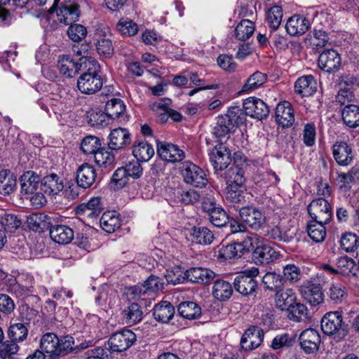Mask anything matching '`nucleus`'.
<instances>
[{
    "label": "nucleus",
    "instance_id": "nucleus-1",
    "mask_svg": "<svg viewBox=\"0 0 359 359\" xmlns=\"http://www.w3.org/2000/svg\"><path fill=\"white\" fill-rule=\"evenodd\" d=\"M83 63L86 65L87 71L78 78V89L83 94H95L103 86V79L100 75V66L97 60L90 57L85 58Z\"/></svg>",
    "mask_w": 359,
    "mask_h": 359
},
{
    "label": "nucleus",
    "instance_id": "nucleus-2",
    "mask_svg": "<svg viewBox=\"0 0 359 359\" xmlns=\"http://www.w3.org/2000/svg\"><path fill=\"white\" fill-rule=\"evenodd\" d=\"M245 120L243 113L238 107L229 109L226 114L219 116L216 126L213 128V135L221 139L228 135L239 124Z\"/></svg>",
    "mask_w": 359,
    "mask_h": 359
},
{
    "label": "nucleus",
    "instance_id": "nucleus-3",
    "mask_svg": "<svg viewBox=\"0 0 359 359\" xmlns=\"http://www.w3.org/2000/svg\"><path fill=\"white\" fill-rule=\"evenodd\" d=\"M41 177L32 170L25 172L20 177L21 195L22 200H29L31 202L47 201L44 194L37 191L39 182L41 183Z\"/></svg>",
    "mask_w": 359,
    "mask_h": 359
},
{
    "label": "nucleus",
    "instance_id": "nucleus-4",
    "mask_svg": "<svg viewBox=\"0 0 359 359\" xmlns=\"http://www.w3.org/2000/svg\"><path fill=\"white\" fill-rule=\"evenodd\" d=\"M55 0L49 9L50 13H56L57 20L65 25L79 20L81 15L79 4L74 0Z\"/></svg>",
    "mask_w": 359,
    "mask_h": 359
},
{
    "label": "nucleus",
    "instance_id": "nucleus-5",
    "mask_svg": "<svg viewBox=\"0 0 359 359\" xmlns=\"http://www.w3.org/2000/svg\"><path fill=\"white\" fill-rule=\"evenodd\" d=\"M322 331L327 335H334L339 341L344 338L348 330L343 323V316L339 311L327 313L321 320Z\"/></svg>",
    "mask_w": 359,
    "mask_h": 359
},
{
    "label": "nucleus",
    "instance_id": "nucleus-6",
    "mask_svg": "<svg viewBox=\"0 0 359 359\" xmlns=\"http://www.w3.org/2000/svg\"><path fill=\"white\" fill-rule=\"evenodd\" d=\"M258 274L259 270L256 267H252L238 273L233 282L236 290L245 296L253 294L257 287L255 278Z\"/></svg>",
    "mask_w": 359,
    "mask_h": 359
},
{
    "label": "nucleus",
    "instance_id": "nucleus-7",
    "mask_svg": "<svg viewBox=\"0 0 359 359\" xmlns=\"http://www.w3.org/2000/svg\"><path fill=\"white\" fill-rule=\"evenodd\" d=\"M181 174L184 181L194 187L202 188L208 183V179L204 170L191 161L182 163Z\"/></svg>",
    "mask_w": 359,
    "mask_h": 359
},
{
    "label": "nucleus",
    "instance_id": "nucleus-8",
    "mask_svg": "<svg viewBox=\"0 0 359 359\" xmlns=\"http://www.w3.org/2000/svg\"><path fill=\"white\" fill-rule=\"evenodd\" d=\"M257 241L256 236H246L242 242L231 243L222 247L220 250V255L225 259L241 257L245 251L252 250Z\"/></svg>",
    "mask_w": 359,
    "mask_h": 359
},
{
    "label": "nucleus",
    "instance_id": "nucleus-9",
    "mask_svg": "<svg viewBox=\"0 0 359 359\" xmlns=\"http://www.w3.org/2000/svg\"><path fill=\"white\" fill-rule=\"evenodd\" d=\"M136 341L135 334L129 330H123L113 334L108 340L111 353H120L126 351Z\"/></svg>",
    "mask_w": 359,
    "mask_h": 359
},
{
    "label": "nucleus",
    "instance_id": "nucleus-10",
    "mask_svg": "<svg viewBox=\"0 0 359 359\" xmlns=\"http://www.w3.org/2000/svg\"><path fill=\"white\" fill-rule=\"evenodd\" d=\"M209 158L215 171H222L231 163V151L222 143H219L209 153Z\"/></svg>",
    "mask_w": 359,
    "mask_h": 359
},
{
    "label": "nucleus",
    "instance_id": "nucleus-11",
    "mask_svg": "<svg viewBox=\"0 0 359 359\" xmlns=\"http://www.w3.org/2000/svg\"><path fill=\"white\" fill-rule=\"evenodd\" d=\"M304 300L312 306H316L324 302L325 295L320 284L307 281L299 289Z\"/></svg>",
    "mask_w": 359,
    "mask_h": 359
},
{
    "label": "nucleus",
    "instance_id": "nucleus-12",
    "mask_svg": "<svg viewBox=\"0 0 359 359\" xmlns=\"http://www.w3.org/2000/svg\"><path fill=\"white\" fill-rule=\"evenodd\" d=\"M243 107L246 115L258 120L266 118L269 114L268 105L263 100L255 97L245 99Z\"/></svg>",
    "mask_w": 359,
    "mask_h": 359
},
{
    "label": "nucleus",
    "instance_id": "nucleus-13",
    "mask_svg": "<svg viewBox=\"0 0 359 359\" xmlns=\"http://www.w3.org/2000/svg\"><path fill=\"white\" fill-rule=\"evenodd\" d=\"M157 154L162 160L172 163L181 162L185 158L184 151L177 145L166 142L157 143Z\"/></svg>",
    "mask_w": 359,
    "mask_h": 359
},
{
    "label": "nucleus",
    "instance_id": "nucleus-14",
    "mask_svg": "<svg viewBox=\"0 0 359 359\" xmlns=\"http://www.w3.org/2000/svg\"><path fill=\"white\" fill-rule=\"evenodd\" d=\"M241 219L254 229H259L265 222V216L262 211L253 206L246 205L239 209Z\"/></svg>",
    "mask_w": 359,
    "mask_h": 359
},
{
    "label": "nucleus",
    "instance_id": "nucleus-15",
    "mask_svg": "<svg viewBox=\"0 0 359 359\" xmlns=\"http://www.w3.org/2000/svg\"><path fill=\"white\" fill-rule=\"evenodd\" d=\"M341 63L340 55L334 49L324 50L318 57V67L328 73H334L338 71Z\"/></svg>",
    "mask_w": 359,
    "mask_h": 359
},
{
    "label": "nucleus",
    "instance_id": "nucleus-16",
    "mask_svg": "<svg viewBox=\"0 0 359 359\" xmlns=\"http://www.w3.org/2000/svg\"><path fill=\"white\" fill-rule=\"evenodd\" d=\"M252 250V257L256 264H268L276 260L280 256L279 252L271 245L265 243L258 245V240Z\"/></svg>",
    "mask_w": 359,
    "mask_h": 359
},
{
    "label": "nucleus",
    "instance_id": "nucleus-17",
    "mask_svg": "<svg viewBox=\"0 0 359 359\" xmlns=\"http://www.w3.org/2000/svg\"><path fill=\"white\" fill-rule=\"evenodd\" d=\"M108 147L111 150L124 149L131 143V134L125 128H116L111 131L108 137Z\"/></svg>",
    "mask_w": 359,
    "mask_h": 359
},
{
    "label": "nucleus",
    "instance_id": "nucleus-18",
    "mask_svg": "<svg viewBox=\"0 0 359 359\" xmlns=\"http://www.w3.org/2000/svg\"><path fill=\"white\" fill-rule=\"evenodd\" d=\"M276 123L282 128H289L294 122V110L291 104L284 101L279 102L275 110Z\"/></svg>",
    "mask_w": 359,
    "mask_h": 359
},
{
    "label": "nucleus",
    "instance_id": "nucleus-19",
    "mask_svg": "<svg viewBox=\"0 0 359 359\" xmlns=\"http://www.w3.org/2000/svg\"><path fill=\"white\" fill-rule=\"evenodd\" d=\"M264 332L259 327L252 326L243 333L241 339V346L243 350L251 351L257 348L262 342Z\"/></svg>",
    "mask_w": 359,
    "mask_h": 359
},
{
    "label": "nucleus",
    "instance_id": "nucleus-20",
    "mask_svg": "<svg viewBox=\"0 0 359 359\" xmlns=\"http://www.w3.org/2000/svg\"><path fill=\"white\" fill-rule=\"evenodd\" d=\"M300 346L306 353H311L318 349L321 339L318 332L314 329H306L299 335Z\"/></svg>",
    "mask_w": 359,
    "mask_h": 359
},
{
    "label": "nucleus",
    "instance_id": "nucleus-21",
    "mask_svg": "<svg viewBox=\"0 0 359 359\" xmlns=\"http://www.w3.org/2000/svg\"><path fill=\"white\" fill-rule=\"evenodd\" d=\"M203 210L207 212L210 222L215 226H223L229 221L226 211L216 203H203Z\"/></svg>",
    "mask_w": 359,
    "mask_h": 359
},
{
    "label": "nucleus",
    "instance_id": "nucleus-22",
    "mask_svg": "<svg viewBox=\"0 0 359 359\" xmlns=\"http://www.w3.org/2000/svg\"><path fill=\"white\" fill-rule=\"evenodd\" d=\"M307 210L313 222L327 224L331 219L330 203H309Z\"/></svg>",
    "mask_w": 359,
    "mask_h": 359
},
{
    "label": "nucleus",
    "instance_id": "nucleus-23",
    "mask_svg": "<svg viewBox=\"0 0 359 359\" xmlns=\"http://www.w3.org/2000/svg\"><path fill=\"white\" fill-rule=\"evenodd\" d=\"M311 27L307 18L300 15L290 17L285 25V29L290 36H299L304 34Z\"/></svg>",
    "mask_w": 359,
    "mask_h": 359
},
{
    "label": "nucleus",
    "instance_id": "nucleus-24",
    "mask_svg": "<svg viewBox=\"0 0 359 359\" xmlns=\"http://www.w3.org/2000/svg\"><path fill=\"white\" fill-rule=\"evenodd\" d=\"M187 280L191 283L208 284L215 277V273L207 268L192 267L185 271Z\"/></svg>",
    "mask_w": 359,
    "mask_h": 359
},
{
    "label": "nucleus",
    "instance_id": "nucleus-25",
    "mask_svg": "<svg viewBox=\"0 0 359 359\" xmlns=\"http://www.w3.org/2000/svg\"><path fill=\"white\" fill-rule=\"evenodd\" d=\"M294 91L302 97H309L317 90V81L312 75L303 76L295 81Z\"/></svg>",
    "mask_w": 359,
    "mask_h": 359
},
{
    "label": "nucleus",
    "instance_id": "nucleus-26",
    "mask_svg": "<svg viewBox=\"0 0 359 359\" xmlns=\"http://www.w3.org/2000/svg\"><path fill=\"white\" fill-rule=\"evenodd\" d=\"M97 178L95 168L88 163H83L79 167L76 171V182L79 187L84 189L93 185Z\"/></svg>",
    "mask_w": 359,
    "mask_h": 359
},
{
    "label": "nucleus",
    "instance_id": "nucleus-27",
    "mask_svg": "<svg viewBox=\"0 0 359 359\" xmlns=\"http://www.w3.org/2000/svg\"><path fill=\"white\" fill-rule=\"evenodd\" d=\"M64 188L63 183L60 180L57 174L52 173L45 176L41 180L40 191L44 195L55 196L58 194Z\"/></svg>",
    "mask_w": 359,
    "mask_h": 359
},
{
    "label": "nucleus",
    "instance_id": "nucleus-28",
    "mask_svg": "<svg viewBox=\"0 0 359 359\" xmlns=\"http://www.w3.org/2000/svg\"><path fill=\"white\" fill-rule=\"evenodd\" d=\"M337 269H334L327 264H324L320 266V270L330 275L336 273L348 275L354 267V261L347 256L341 257L337 259Z\"/></svg>",
    "mask_w": 359,
    "mask_h": 359
},
{
    "label": "nucleus",
    "instance_id": "nucleus-29",
    "mask_svg": "<svg viewBox=\"0 0 359 359\" xmlns=\"http://www.w3.org/2000/svg\"><path fill=\"white\" fill-rule=\"evenodd\" d=\"M59 344L60 339L52 332L44 334L40 339V348L52 358L59 356Z\"/></svg>",
    "mask_w": 359,
    "mask_h": 359
},
{
    "label": "nucleus",
    "instance_id": "nucleus-30",
    "mask_svg": "<svg viewBox=\"0 0 359 359\" xmlns=\"http://www.w3.org/2000/svg\"><path fill=\"white\" fill-rule=\"evenodd\" d=\"M333 156L340 165H348L353 160L351 147L344 142H336L332 147Z\"/></svg>",
    "mask_w": 359,
    "mask_h": 359
},
{
    "label": "nucleus",
    "instance_id": "nucleus-31",
    "mask_svg": "<svg viewBox=\"0 0 359 359\" xmlns=\"http://www.w3.org/2000/svg\"><path fill=\"white\" fill-rule=\"evenodd\" d=\"M49 230L51 239L58 244H68L74 238L73 230L66 225H55Z\"/></svg>",
    "mask_w": 359,
    "mask_h": 359
},
{
    "label": "nucleus",
    "instance_id": "nucleus-32",
    "mask_svg": "<svg viewBox=\"0 0 359 359\" xmlns=\"http://www.w3.org/2000/svg\"><path fill=\"white\" fill-rule=\"evenodd\" d=\"M108 33H109V29L107 27L97 29L95 34L98 37L96 43L97 51L100 55L106 57H109L114 53L112 42L107 38Z\"/></svg>",
    "mask_w": 359,
    "mask_h": 359
},
{
    "label": "nucleus",
    "instance_id": "nucleus-33",
    "mask_svg": "<svg viewBox=\"0 0 359 359\" xmlns=\"http://www.w3.org/2000/svg\"><path fill=\"white\" fill-rule=\"evenodd\" d=\"M57 66L60 74L67 78H72L77 74L81 65L69 55H62L59 57Z\"/></svg>",
    "mask_w": 359,
    "mask_h": 359
},
{
    "label": "nucleus",
    "instance_id": "nucleus-34",
    "mask_svg": "<svg viewBox=\"0 0 359 359\" xmlns=\"http://www.w3.org/2000/svg\"><path fill=\"white\" fill-rule=\"evenodd\" d=\"M28 226L36 232H43L50 227V218L43 213H34L27 219Z\"/></svg>",
    "mask_w": 359,
    "mask_h": 359
},
{
    "label": "nucleus",
    "instance_id": "nucleus-35",
    "mask_svg": "<svg viewBox=\"0 0 359 359\" xmlns=\"http://www.w3.org/2000/svg\"><path fill=\"white\" fill-rule=\"evenodd\" d=\"M214 239L212 232L207 227H194L189 233V240L200 245H210Z\"/></svg>",
    "mask_w": 359,
    "mask_h": 359
},
{
    "label": "nucleus",
    "instance_id": "nucleus-36",
    "mask_svg": "<svg viewBox=\"0 0 359 359\" xmlns=\"http://www.w3.org/2000/svg\"><path fill=\"white\" fill-rule=\"evenodd\" d=\"M175 309L167 301H163L156 304L153 309L154 318L161 323H168L174 316Z\"/></svg>",
    "mask_w": 359,
    "mask_h": 359
},
{
    "label": "nucleus",
    "instance_id": "nucleus-37",
    "mask_svg": "<svg viewBox=\"0 0 359 359\" xmlns=\"http://www.w3.org/2000/svg\"><path fill=\"white\" fill-rule=\"evenodd\" d=\"M34 278L29 274H21L16 279L13 286L15 293L20 296L28 295L33 292Z\"/></svg>",
    "mask_w": 359,
    "mask_h": 359
},
{
    "label": "nucleus",
    "instance_id": "nucleus-38",
    "mask_svg": "<svg viewBox=\"0 0 359 359\" xmlns=\"http://www.w3.org/2000/svg\"><path fill=\"white\" fill-rule=\"evenodd\" d=\"M296 294L292 289L285 288L276 294V306L281 310H288L294 303Z\"/></svg>",
    "mask_w": 359,
    "mask_h": 359
},
{
    "label": "nucleus",
    "instance_id": "nucleus-39",
    "mask_svg": "<svg viewBox=\"0 0 359 359\" xmlns=\"http://www.w3.org/2000/svg\"><path fill=\"white\" fill-rule=\"evenodd\" d=\"M100 225L104 231L113 233L121 226L119 215L116 211H107L100 218Z\"/></svg>",
    "mask_w": 359,
    "mask_h": 359
},
{
    "label": "nucleus",
    "instance_id": "nucleus-40",
    "mask_svg": "<svg viewBox=\"0 0 359 359\" xmlns=\"http://www.w3.org/2000/svg\"><path fill=\"white\" fill-rule=\"evenodd\" d=\"M133 154L139 161L147 162L154 155V149L147 142H135L133 145Z\"/></svg>",
    "mask_w": 359,
    "mask_h": 359
},
{
    "label": "nucleus",
    "instance_id": "nucleus-41",
    "mask_svg": "<svg viewBox=\"0 0 359 359\" xmlns=\"http://www.w3.org/2000/svg\"><path fill=\"white\" fill-rule=\"evenodd\" d=\"M17 180L9 170L2 169L0 171V194L8 195L16 187Z\"/></svg>",
    "mask_w": 359,
    "mask_h": 359
},
{
    "label": "nucleus",
    "instance_id": "nucleus-42",
    "mask_svg": "<svg viewBox=\"0 0 359 359\" xmlns=\"http://www.w3.org/2000/svg\"><path fill=\"white\" fill-rule=\"evenodd\" d=\"M344 124L351 128L359 126V107L355 104H347L341 112Z\"/></svg>",
    "mask_w": 359,
    "mask_h": 359
},
{
    "label": "nucleus",
    "instance_id": "nucleus-43",
    "mask_svg": "<svg viewBox=\"0 0 359 359\" xmlns=\"http://www.w3.org/2000/svg\"><path fill=\"white\" fill-rule=\"evenodd\" d=\"M233 293V288L229 282L224 280H217L212 287V295L219 301L229 299Z\"/></svg>",
    "mask_w": 359,
    "mask_h": 359
},
{
    "label": "nucleus",
    "instance_id": "nucleus-44",
    "mask_svg": "<svg viewBox=\"0 0 359 359\" xmlns=\"http://www.w3.org/2000/svg\"><path fill=\"white\" fill-rule=\"evenodd\" d=\"M254 32V23L250 20H243L235 28L234 36L239 41H245L252 35Z\"/></svg>",
    "mask_w": 359,
    "mask_h": 359
},
{
    "label": "nucleus",
    "instance_id": "nucleus-45",
    "mask_svg": "<svg viewBox=\"0 0 359 359\" xmlns=\"http://www.w3.org/2000/svg\"><path fill=\"white\" fill-rule=\"evenodd\" d=\"M325 223L311 221L307 225V233L316 243L323 242L326 237Z\"/></svg>",
    "mask_w": 359,
    "mask_h": 359
},
{
    "label": "nucleus",
    "instance_id": "nucleus-46",
    "mask_svg": "<svg viewBox=\"0 0 359 359\" xmlns=\"http://www.w3.org/2000/svg\"><path fill=\"white\" fill-rule=\"evenodd\" d=\"M171 104V100L163 98L159 102H154L151 105L152 111L156 112L158 118L157 121L160 123H165L169 118V106Z\"/></svg>",
    "mask_w": 359,
    "mask_h": 359
},
{
    "label": "nucleus",
    "instance_id": "nucleus-47",
    "mask_svg": "<svg viewBox=\"0 0 359 359\" xmlns=\"http://www.w3.org/2000/svg\"><path fill=\"white\" fill-rule=\"evenodd\" d=\"M95 162L101 168H111L114 164V155L105 148H101L94 154Z\"/></svg>",
    "mask_w": 359,
    "mask_h": 359
},
{
    "label": "nucleus",
    "instance_id": "nucleus-48",
    "mask_svg": "<svg viewBox=\"0 0 359 359\" xmlns=\"http://www.w3.org/2000/svg\"><path fill=\"white\" fill-rule=\"evenodd\" d=\"M178 312L183 318L191 320L198 318L201 313V310L195 302H186L179 305Z\"/></svg>",
    "mask_w": 359,
    "mask_h": 359
},
{
    "label": "nucleus",
    "instance_id": "nucleus-49",
    "mask_svg": "<svg viewBox=\"0 0 359 359\" xmlns=\"http://www.w3.org/2000/svg\"><path fill=\"white\" fill-rule=\"evenodd\" d=\"M126 106L121 99L113 98L105 105V112L111 119L118 118L125 111Z\"/></svg>",
    "mask_w": 359,
    "mask_h": 359
},
{
    "label": "nucleus",
    "instance_id": "nucleus-50",
    "mask_svg": "<svg viewBox=\"0 0 359 359\" xmlns=\"http://www.w3.org/2000/svg\"><path fill=\"white\" fill-rule=\"evenodd\" d=\"M120 34L126 36H133L137 34L139 27L137 23L129 18H121L116 25Z\"/></svg>",
    "mask_w": 359,
    "mask_h": 359
},
{
    "label": "nucleus",
    "instance_id": "nucleus-51",
    "mask_svg": "<svg viewBox=\"0 0 359 359\" xmlns=\"http://www.w3.org/2000/svg\"><path fill=\"white\" fill-rule=\"evenodd\" d=\"M243 169L236 165H232L225 172V179L227 185H243L245 180Z\"/></svg>",
    "mask_w": 359,
    "mask_h": 359
},
{
    "label": "nucleus",
    "instance_id": "nucleus-52",
    "mask_svg": "<svg viewBox=\"0 0 359 359\" xmlns=\"http://www.w3.org/2000/svg\"><path fill=\"white\" fill-rule=\"evenodd\" d=\"M267 79V76L265 74L257 71L253 73L246 81L245 83L242 88L243 92L252 91L257 89L262 85H263Z\"/></svg>",
    "mask_w": 359,
    "mask_h": 359
},
{
    "label": "nucleus",
    "instance_id": "nucleus-53",
    "mask_svg": "<svg viewBox=\"0 0 359 359\" xmlns=\"http://www.w3.org/2000/svg\"><path fill=\"white\" fill-rule=\"evenodd\" d=\"M101 140L96 136L89 135L84 137L81 144V149L86 154H95L102 147Z\"/></svg>",
    "mask_w": 359,
    "mask_h": 359
},
{
    "label": "nucleus",
    "instance_id": "nucleus-54",
    "mask_svg": "<svg viewBox=\"0 0 359 359\" xmlns=\"http://www.w3.org/2000/svg\"><path fill=\"white\" fill-rule=\"evenodd\" d=\"M283 18L282 8L279 6L271 7L266 13V22L269 27L276 30L280 25Z\"/></svg>",
    "mask_w": 359,
    "mask_h": 359
},
{
    "label": "nucleus",
    "instance_id": "nucleus-55",
    "mask_svg": "<svg viewBox=\"0 0 359 359\" xmlns=\"http://www.w3.org/2000/svg\"><path fill=\"white\" fill-rule=\"evenodd\" d=\"M28 334L27 327L20 323L11 325L8 331V337L15 343L24 341Z\"/></svg>",
    "mask_w": 359,
    "mask_h": 359
},
{
    "label": "nucleus",
    "instance_id": "nucleus-56",
    "mask_svg": "<svg viewBox=\"0 0 359 359\" xmlns=\"http://www.w3.org/2000/svg\"><path fill=\"white\" fill-rule=\"evenodd\" d=\"M123 315L128 324H135L141 321L142 318V311L140 306L135 303L131 304L124 309Z\"/></svg>",
    "mask_w": 359,
    "mask_h": 359
},
{
    "label": "nucleus",
    "instance_id": "nucleus-57",
    "mask_svg": "<svg viewBox=\"0 0 359 359\" xmlns=\"http://www.w3.org/2000/svg\"><path fill=\"white\" fill-rule=\"evenodd\" d=\"M165 278L168 283L173 285L183 283L187 280V275L182 268L179 266H175L171 269L166 271L165 273Z\"/></svg>",
    "mask_w": 359,
    "mask_h": 359
},
{
    "label": "nucleus",
    "instance_id": "nucleus-58",
    "mask_svg": "<svg viewBox=\"0 0 359 359\" xmlns=\"http://www.w3.org/2000/svg\"><path fill=\"white\" fill-rule=\"evenodd\" d=\"M287 311L290 319L297 322L304 320L308 317V309L301 303H294Z\"/></svg>",
    "mask_w": 359,
    "mask_h": 359
},
{
    "label": "nucleus",
    "instance_id": "nucleus-59",
    "mask_svg": "<svg viewBox=\"0 0 359 359\" xmlns=\"http://www.w3.org/2000/svg\"><path fill=\"white\" fill-rule=\"evenodd\" d=\"M89 123L96 128L105 127L109 123V117L106 112L100 110H93L90 113Z\"/></svg>",
    "mask_w": 359,
    "mask_h": 359
},
{
    "label": "nucleus",
    "instance_id": "nucleus-60",
    "mask_svg": "<svg viewBox=\"0 0 359 359\" xmlns=\"http://www.w3.org/2000/svg\"><path fill=\"white\" fill-rule=\"evenodd\" d=\"M307 40L309 41V45L313 49H318L327 44L329 37L325 32L315 30Z\"/></svg>",
    "mask_w": 359,
    "mask_h": 359
},
{
    "label": "nucleus",
    "instance_id": "nucleus-61",
    "mask_svg": "<svg viewBox=\"0 0 359 359\" xmlns=\"http://www.w3.org/2000/svg\"><path fill=\"white\" fill-rule=\"evenodd\" d=\"M358 243L359 239L355 233H345L341 237V247L347 252L354 251L357 248Z\"/></svg>",
    "mask_w": 359,
    "mask_h": 359
},
{
    "label": "nucleus",
    "instance_id": "nucleus-62",
    "mask_svg": "<svg viewBox=\"0 0 359 359\" xmlns=\"http://www.w3.org/2000/svg\"><path fill=\"white\" fill-rule=\"evenodd\" d=\"M69 25V27L67 32L69 38L72 41L74 42H79L86 36L88 32L85 26L80 24L74 23H72Z\"/></svg>",
    "mask_w": 359,
    "mask_h": 359
},
{
    "label": "nucleus",
    "instance_id": "nucleus-63",
    "mask_svg": "<svg viewBox=\"0 0 359 359\" xmlns=\"http://www.w3.org/2000/svg\"><path fill=\"white\" fill-rule=\"evenodd\" d=\"M294 339L287 333H283L276 336L272 340L271 347L273 350H278L285 347L292 346Z\"/></svg>",
    "mask_w": 359,
    "mask_h": 359
},
{
    "label": "nucleus",
    "instance_id": "nucleus-64",
    "mask_svg": "<svg viewBox=\"0 0 359 359\" xmlns=\"http://www.w3.org/2000/svg\"><path fill=\"white\" fill-rule=\"evenodd\" d=\"M340 189L344 190L351 188L350 184L355 182L356 179L359 178V171L356 168H352L348 173H341L339 175Z\"/></svg>",
    "mask_w": 359,
    "mask_h": 359
}]
</instances>
